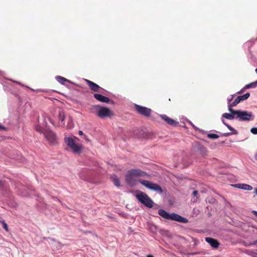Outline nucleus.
I'll use <instances>...</instances> for the list:
<instances>
[{
  "instance_id": "f257e3e1",
  "label": "nucleus",
  "mask_w": 257,
  "mask_h": 257,
  "mask_svg": "<svg viewBox=\"0 0 257 257\" xmlns=\"http://www.w3.org/2000/svg\"><path fill=\"white\" fill-rule=\"evenodd\" d=\"M222 117L229 120L235 118L239 121H250L254 118L252 112L240 110L232 111L231 113H224L222 114Z\"/></svg>"
},
{
  "instance_id": "f03ea898",
  "label": "nucleus",
  "mask_w": 257,
  "mask_h": 257,
  "mask_svg": "<svg viewBox=\"0 0 257 257\" xmlns=\"http://www.w3.org/2000/svg\"><path fill=\"white\" fill-rule=\"evenodd\" d=\"M147 173L140 169H131L127 172L125 181L127 184L134 186L136 182V178L138 177H144Z\"/></svg>"
},
{
  "instance_id": "7ed1b4c3",
  "label": "nucleus",
  "mask_w": 257,
  "mask_h": 257,
  "mask_svg": "<svg viewBox=\"0 0 257 257\" xmlns=\"http://www.w3.org/2000/svg\"><path fill=\"white\" fill-rule=\"evenodd\" d=\"M158 214L161 217L167 220H174L184 223L188 222V220L187 218L175 213H169L162 209L158 210Z\"/></svg>"
},
{
  "instance_id": "20e7f679",
  "label": "nucleus",
  "mask_w": 257,
  "mask_h": 257,
  "mask_svg": "<svg viewBox=\"0 0 257 257\" xmlns=\"http://www.w3.org/2000/svg\"><path fill=\"white\" fill-rule=\"evenodd\" d=\"M136 198L143 204L148 208H152L154 204L153 200L145 193L140 191L137 195Z\"/></svg>"
},
{
  "instance_id": "39448f33",
  "label": "nucleus",
  "mask_w": 257,
  "mask_h": 257,
  "mask_svg": "<svg viewBox=\"0 0 257 257\" xmlns=\"http://www.w3.org/2000/svg\"><path fill=\"white\" fill-rule=\"evenodd\" d=\"M138 181L148 189L156 191L159 194H162L163 193L162 188L159 185L157 184H155L149 181L143 179H140L138 180Z\"/></svg>"
},
{
  "instance_id": "423d86ee",
  "label": "nucleus",
  "mask_w": 257,
  "mask_h": 257,
  "mask_svg": "<svg viewBox=\"0 0 257 257\" xmlns=\"http://www.w3.org/2000/svg\"><path fill=\"white\" fill-rule=\"evenodd\" d=\"M64 142L74 153L79 154L81 152L82 146L76 144L73 138L71 137H65Z\"/></svg>"
},
{
  "instance_id": "0eeeda50",
  "label": "nucleus",
  "mask_w": 257,
  "mask_h": 257,
  "mask_svg": "<svg viewBox=\"0 0 257 257\" xmlns=\"http://www.w3.org/2000/svg\"><path fill=\"white\" fill-rule=\"evenodd\" d=\"M135 109L138 113L145 117L150 116L152 111L151 108L137 104H135Z\"/></svg>"
},
{
  "instance_id": "6e6552de",
  "label": "nucleus",
  "mask_w": 257,
  "mask_h": 257,
  "mask_svg": "<svg viewBox=\"0 0 257 257\" xmlns=\"http://www.w3.org/2000/svg\"><path fill=\"white\" fill-rule=\"evenodd\" d=\"M45 138L51 144H55L56 142V135L51 130H45L44 132Z\"/></svg>"
},
{
  "instance_id": "1a4fd4ad",
  "label": "nucleus",
  "mask_w": 257,
  "mask_h": 257,
  "mask_svg": "<svg viewBox=\"0 0 257 257\" xmlns=\"http://www.w3.org/2000/svg\"><path fill=\"white\" fill-rule=\"evenodd\" d=\"M111 112L109 108L99 107L97 111V115L100 118H104L110 115Z\"/></svg>"
},
{
  "instance_id": "9d476101",
  "label": "nucleus",
  "mask_w": 257,
  "mask_h": 257,
  "mask_svg": "<svg viewBox=\"0 0 257 257\" xmlns=\"http://www.w3.org/2000/svg\"><path fill=\"white\" fill-rule=\"evenodd\" d=\"M231 186L235 188L240 189H242L244 190L250 191V190H252V189H253V188L251 186H250V185L247 184L237 183V184H233Z\"/></svg>"
},
{
  "instance_id": "9b49d317",
  "label": "nucleus",
  "mask_w": 257,
  "mask_h": 257,
  "mask_svg": "<svg viewBox=\"0 0 257 257\" xmlns=\"http://www.w3.org/2000/svg\"><path fill=\"white\" fill-rule=\"evenodd\" d=\"M205 241L208 243L212 247L214 248H218L219 245V242L215 239L211 237H207L205 238Z\"/></svg>"
},
{
  "instance_id": "f8f14e48",
  "label": "nucleus",
  "mask_w": 257,
  "mask_h": 257,
  "mask_svg": "<svg viewBox=\"0 0 257 257\" xmlns=\"http://www.w3.org/2000/svg\"><path fill=\"white\" fill-rule=\"evenodd\" d=\"M161 117L168 124L172 125V126H176L178 123V122L175 121L174 119H172L167 116L165 114H161L160 115Z\"/></svg>"
},
{
  "instance_id": "ddd939ff",
  "label": "nucleus",
  "mask_w": 257,
  "mask_h": 257,
  "mask_svg": "<svg viewBox=\"0 0 257 257\" xmlns=\"http://www.w3.org/2000/svg\"><path fill=\"white\" fill-rule=\"evenodd\" d=\"M94 97L97 100L102 102L108 103L110 101V99L108 97L99 94L95 93L94 94Z\"/></svg>"
},
{
  "instance_id": "4468645a",
  "label": "nucleus",
  "mask_w": 257,
  "mask_h": 257,
  "mask_svg": "<svg viewBox=\"0 0 257 257\" xmlns=\"http://www.w3.org/2000/svg\"><path fill=\"white\" fill-rule=\"evenodd\" d=\"M85 81L87 83V84H88V85L89 86L90 88L95 91V92H98V89L99 88H101L99 85H98L97 84L95 83L94 82L90 81V80H87V79H85Z\"/></svg>"
},
{
  "instance_id": "2eb2a0df",
  "label": "nucleus",
  "mask_w": 257,
  "mask_h": 257,
  "mask_svg": "<svg viewBox=\"0 0 257 257\" xmlns=\"http://www.w3.org/2000/svg\"><path fill=\"white\" fill-rule=\"evenodd\" d=\"M240 102V101L237 96L232 103H228V105H227L228 109V111L230 112V113H231L232 112V111L236 110L233 109L232 107L236 106Z\"/></svg>"
},
{
  "instance_id": "dca6fc26",
  "label": "nucleus",
  "mask_w": 257,
  "mask_h": 257,
  "mask_svg": "<svg viewBox=\"0 0 257 257\" xmlns=\"http://www.w3.org/2000/svg\"><path fill=\"white\" fill-rule=\"evenodd\" d=\"M59 119L61 122H60V125H64V120L65 118V113L63 111H60L59 112Z\"/></svg>"
},
{
  "instance_id": "f3484780",
  "label": "nucleus",
  "mask_w": 257,
  "mask_h": 257,
  "mask_svg": "<svg viewBox=\"0 0 257 257\" xmlns=\"http://www.w3.org/2000/svg\"><path fill=\"white\" fill-rule=\"evenodd\" d=\"M111 178L115 185L117 187L120 186V181L118 178L115 175H113L111 176Z\"/></svg>"
},
{
  "instance_id": "a211bd4d",
  "label": "nucleus",
  "mask_w": 257,
  "mask_h": 257,
  "mask_svg": "<svg viewBox=\"0 0 257 257\" xmlns=\"http://www.w3.org/2000/svg\"><path fill=\"white\" fill-rule=\"evenodd\" d=\"M43 125L44 126H46L47 124V120H49L51 123H53L52 119L48 116L46 114H43Z\"/></svg>"
},
{
  "instance_id": "6ab92c4d",
  "label": "nucleus",
  "mask_w": 257,
  "mask_h": 257,
  "mask_svg": "<svg viewBox=\"0 0 257 257\" xmlns=\"http://www.w3.org/2000/svg\"><path fill=\"white\" fill-rule=\"evenodd\" d=\"M56 79L58 82H59L61 84H64V82L66 81H69V80L66 79L65 78L60 76H57L56 77Z\"/></svg>"
},
{
  "instance_id": "aec40b11",
  "label": "nucleus",
  "mask_w": 257,
  "mask_h": 257,
  "mask_svg": "<svg viewBox=\"0 0 257 257\" xmlns=\"http://www.w3.org/2000/svg\"><path fill=\"white\" fill-rule=\"evenodd\" d=\"M256 87H257V80L245 85V88H246V89L251 88H255Z\"/></svg>"
},
{
  "instance_id": "412c9836",
  "label": "nucleus",
  "mask_w": 257,
  "mask_h": 257,
  "mask_svg": "<svg viewBox=\"0 0 257 257\" xmlns=\"http://www.w3.org/2000/svg\"><path fill=\"white\" fill-rule=\"evenodd\" d=\"M250 96L249 93H246L242 95L238 96L240 101L247 99Z\"/></svg>"
},
{
  "instance_id": "4be33fe9",
  "label": "nucleus",
  "mask_w": 257,
  "mask_h": 257,
  "mask_svg": "<svg viewBox=\"0 0 257 257\" xmlns=\"http://www.w3.org/2000/svg\"><path fill=\"white\" fill-rule=\"evenodd\" d=\"M207 137L211 139H216L219 137V136L218 135L215 134H211V133L208 134Z\"/></svg>"
},
{
  "instance_id": "5701e85b",
  "label": "nucleus",
  "mask_w": 257,
  "mask_h": 257,
  "mask_svg": "<svg viewBox=\"0 0 257 257\" xmlns=\"http://www.w3.org/2000/svg\"><path fill=\"white\" fill-rule=\"evenodd\" d=\"M36 130L40 133H43L45 132V131H43V128L39 125H38L36 126Z\"/></svg>"
},
{
  "instance_id": "b1692460",
  "label": "nucleus",
  "mask_w": 257,
  "mask_h": 257,
  "mask_svg": "<svg viewBox=\"0 0 257 257\" xmlns=\"http://www.w3.org/2000/svg\"><path fill=\"white\" fill-rule=\"evenodd\" d=\"M1 222L2 223L3 228L6 230L8 231V226L7 224L5 222L4 220L1 221Z\"/></svg>"
},
{
  "instance_id": "393cba45",
  "label": "nucleus",
  "mask_w": 257,
  "mask_h": 257,
  "mask_svg": "<svg viewBox=\"0 0 257 257\" xmlns=\"http://www.w3.org/2000/svg\"><path fill=\"white\" fill-rule=\"evenodd\" d=\"M229 130L231 131V132L230 133H231V135H237L238 134V132L232 127L230 129H229Z\"/></svg>"
},
{
  "instance_id": "a878e982",
  "label": "nucleus",
  "mask_w": 257,
  "mask_h": 257,
  "mask_svg": "<svg viewBox=\"0 0 257 257\" xmlns=\"http://www.w3.org/2000/svg\"><path fill=\"white\" fill-rule=\"evenodd\" d=\"M250 132L251 133L254 135H257V127H254L251 128Z\"/></svg>"
},
{
  "instance_id": "bb28decb",
  "label": "nucleus",
  "mask_w": 257,
  "mask_h": 257,
  "mask_svg": "<svg viewBox=\"0 0 257 257\" xmlns=\"http://www.w3.org/2000/svg\"><path fill=\"white\" fill-rule=\"evenodd\" d=\"M230 135H231V133H222L220 134V136L221 137H228Z\"/></svg>"
},
{
  "instance_id": "cd10ccee",
  "label": "nucleus",
  "mask_w": 257,
  "mask_h": 257,
  "mask_svg": "<svg viewBox=\"0 0 257 257\" xmlns=\"http://www.w3.org/2000/svg\"><path fill=\"white\" fill-rule=\"evenodd\" d=\"M234 95H231L227 98L228 103H230V101L232 100Z\"/></svg>"
},
{
  "instance_id": "c85d7f7f",
  "label": "nucleus",
  "mask_w": 257,
  "mask_h": 257,
  "mask_svg": "<svg viewBox=\"0 0 257 257\" xmlns=\"http://www.w3.org/2000/svg\"><path fill=\"white\" fill-rule=\"evenodd\" d=\"M246 89V88H245V86L240 90H239L238 92H237V93L238 94H241Z\"/></svg>"
},
{
  "instance_id": "c756f323",
  "label": "nucleus",
  "mask_w": 257,
  "mask_h": 257,
  "mask_svg": "<svg viewBox=\"0 0 257 257\" xmlns=\"http://www.w3.org/2000/svg\"><path fill=\"white\" fill-rule=\"evenodd\" d=\"M198 194V192L196 190H195L193 192V195L194 197H197Z\"/></svg>"
},
{
  "instance_id": "7c9ffc66",
  "label": "nucleus",
  "mask_w": 257,
  "mask_h": 257,
  "mask_svg": "<svg viewBox=\"0 0 257 257\" xmlns=\"http://www.w3.org/2000/svg\"><path fill=\"white\" fill-rule=\"evenodd\" d=\"M6 127L2 125H0V130H6Z\"/></svg>"
},
{
  "instance_id": "2f4dec72",
  "label": "nucleus",
  "mask_w": 257,
  "mask_h": 257,
  "mask_svg": "<svg viewBox=\"0 0 257 257\" xmlns=\"http://www.w3.org/2000/svg\"><path fill=\"white\" fill-rule=\"evenodd\" d=\"M222 122L225 125H226L227 123L225 121V120L223 119H222Z\"/></svg>"
},
{
  "instance_id": "473e14b6",
  "label": "nucleus",
  "mask_w": 257,
  "mask_h": 257,
  "mask_svg": "<svg viewBox=\"0 0 257 257\" xmlns=\"http://www.w3.org/2000/svg\"><path fill=\"white\" fill-rule=\"evenodd\" d=\"M229 130L230 129L232 126H231L230 125H229L228 124H227L226 125H225Z\"/></svg>"
},
{
  "instance_id": "72a5a7b5",
  "label": "nucleus",
  "mask_w": 257,
  "mask_h": 257,
  "mask_svg": "<svg viewBox=\"0 0 257 257\" xmlns=\"http://www.w3.org/2000/svg\"><path fill=\"white\" fill-rule=\"evenodd\" d=\"M253 214L257 217V211H253Z\"/></svg>"
},
{
  "instance_id": "f704fd0d",
  "label": "nucleus",
  "mask_w": 257,
  "mask_h": 257,
  "mask_svg": "<svg viewBox=\"0 0 257 257\" xmlns=\"http://www.w3.org/2000/svg\"><path fill=\"white\" fill-rule=\"evenodd\" d=\"M78 134H79V135L81 136V135H83V132L81 131H79V132H78Z\"/></svg>"
},
{
  "instance_id": "c9c22d12",
  "label": "nucleus",
  "mask_w": 257,
  "mask_h": 257,
  "mask_svg": "<svg viewBox=\"0 0 257 257\" xmlns=\"http://www.w3.org/2000/svg\"><path fill=\"white\" fill-rule=\"evenodd\" d=\"M254 193L257 195V188L254 189Z\"/></svg>"
},
{
  "instance_id": "e433bc0d",
  "label": "nucleus",
  "mask_w": 257,
  "mask_h": 257,
  "mask_svg": "<svg viewBox=\"0 0 257 257\" xmlns=\"http://www.w3.org/2000/svg\"><path fill=\"white\" fill-rule=\"evenodd\" d=\"M151 227L152 229H156V226H154V225H152Z\"/></svg>"
},
{
  "instance_id": "4c0bfd02",
  "label": "nucleus",
  "mask_w": 257,
  "mask_h": 257,
  "mask_svg": "<svg viewBox=\"0 0 257 257\" xmlns=\"http://www.w3.org/2000/svg\"><path fill=\"white\" fill-rule=\"evenodd\" d=\"M254 158L257 160V153L255 154V155L254 156Z\"/></svg>"
},
{
  "instance_id": "58836bf2",
  "label": "nucleus",
  "mask_w": 257,
  "mask_h": 257,
  "mask_svg": "<svg viewBox=\"0 0 257 257\" xmlns=\"http://www.w3.org/2000/svg\"><path fill=\"white\" fill-rule=\"evenodd\" d=\"M3 183L4 182L3 181H0V184H1V185H3Z\"/></svg>"
},
{
  "instance_id": "ea45409f",
  "label": "nucleus",
  "mask_w": 257,
  "mask_h": 257,
  "mask_svg": "<svg viewBox=\"0 0 257 257\" xmlns=\"http://www.w3.org/2000/svg\"><path fill=\"white\" fill-rule=\"evenodd\" d=\"M147 257H154V256L152 255H147Z\"/></svg>"
},
{
  "instance_id": "a19ab883",
  "label": "nucleus",
  "mask_w": 257,
  "mask_h": 257,
  "mask_svg": "<svg viewBox=\"0 0 257 257\" xmlns=\"http://www.w3.org/2000/svg\"><path fill=\"white\" fill-rule=\"evenodd\" d=\"M197 253V252H194V253H191V254H196Z\"/></svg>"
},
{
  "instance_id": "79ce46f5",
  "label": "nucleus",
  "mask_w": 257,
  "mask_h": 257,
  "mask_svg": "<svg viewBox=\"0 0 257 257\" xmlns=\"http://www.w3.org/2000/svg\"><path fill=\"white\" fill-rule=\"evenodd\" d=\"M192 125L193 126L194 128H195L196 130L197 129V128L196 127H195L194 125H193L192 124Z\"/></svg>"
},
{
  "instance_id": "37998d69",
  "label": "nucleus",
  "mask_w": 257,
  "mask_h": 257,
  "mask_svg": "<svg viewBox=\"0 0 257 257\" xmlns=\"http://www.w3.org/2000/svg\"><path fill=\"white\" fill-rule=\"evenodd\" d=\"M255 71L256 73L257 74V68L255 69Z\"/></svg>"
},
{
  "instance_id": "c03bdc74",
  "label": "nucleus",
  "mask_w": 257,
  "mask_h": 257,
  "mask_svg": "<svg viewBox=\"0 0 257 257\" xmlns=\"http://www.w3.org/2000/svg\"><path fill=\"white\" fill-rule=\"evenodd\" d=\"M203 150H204V154H206V150H205V149H203Z\"/></svg>"
},
{
  "instance_id": "a18cd8bd",
  "label": "nucleus",
  "mask_w": 257,
  "mask_h": 257,
  "mask_svg": "<svg viewBox=\"0 0 257 257\" xmlns=\"http://www.w3.org/2000/svg\"><path fill=\"white\" fill-rule=\"evenodd\" d=\"M74 139H76V140H78V138H77L76 137H74Z\"/></svg>"
},
{
  "instance_id": "49530a36",
  "label": "nucleus",
  "mask_w": 257,
  "mask_h": 257,
  "mask_svg": "<svg viewBox=\"0 0 257 257\" xmlns=\"http://www.w3.org/2000/svg\"><path fill=\"white\" fill-rule=\"evenodd\" d=\"M255 243H257V240H256L255 241Z\"/></svg>"
}]
</instances>
